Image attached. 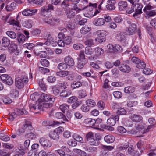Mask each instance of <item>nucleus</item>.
<instances>
[{
	"instance_id": "48",
	"label": "nucleus",
	"mask_w": 156,
	"mask_h": 156,
	"mask_svg": "<svg viewBox=\"0 0 156 156\" xmlns=\"http://www.w3.org/2000/svg\"><path fill=\"white\" fill-rule=\"evenodd\" d=\"M52 89L53 94L56 96L58 95L60 91L59 87L56 85L52 86Z\"/></svg>"
},
{
	"instance_id": "23",
	"label": "nucleus",
	"mask_w": 156,
	"mask_h": 156,
	"mask_svg": "<svg viewBox=\"0 0 156 156\" xmlns=\"http://www.w3.org/2000/svg\"><path fill=\"white\" fill-rule=\"evenodd\" d=\"M10 41L9 38L6 37H3L2 41V45L5 48L8 47L10 44Z\"/></svg>"
},
{
	"instance_id": "39",
	"label": "nucleus",
	"mask_w": 156,
	"mask_h": 156,
	"mask_svg": "<svg viewBox=\"0 0 156 156\" xmlns=\"http://www.w3.org/2000/svg\"><path fill=\"white\" fill-rule=\"evenodd\" d=\"M78 67L80 69H82L84 66L86 62L84 60L85 59H78Z\"/></svg>"
},
{
	"instance_id": "29",
	"label": "nucleus",
	"mask_w": 156,
	"mask_h": 156,
	"mask_svg": "<svg viewBox=\"0 0 156 156\" xmlns=\"http://www.w3.org/2000/svg\"><path fill=\"white\" fill-rule=\"evenodd\" d=\"M95 55L97 56L102 55L104 52V50L101 48L96 47L95 48Z\"/></svg>"
},
{
	"instance_id": "55",
	"label": "nucleus",
	"mask_w": 156,
	"mask_h": 156,
	"mask_svg": "<svg viewBox=\"0 0 156 156\" xmlns=\"http://www.w3.org/2000/svg\"><path fill=\"white\" fill-rule=\"evenodd\" d=\"M58 68L60 70H65L67 69L66 64V63H60L58 64Z\"/></svg>"
},
{
	"instance_id": "63",
	"label": "nucleus",
	"mask_w": 156,
	"mask_h": 156,
	"mask_svg": "<svg viewBox=\"0 0 156 156\" xmlns=\"http://www.w3.org/2000/svg\"><path fill=\"white\" fill-rule=\"evenodd\" d=\"M113 94L115 98L118 99L120 98L122 95L121 92L119 91L114 92Z\"/></svg>"
},
{
	"instance_id": "5",
	"label": "nucleus",
	"mask_w": 156,
	"mask_h": 156,
	"mask_svg": "<svg viewBox=\"0 0 156 156\" xmlns=\"http://www.w3.org/2000/svg\"><path fill=\"white\" fill-rule=\"evenodd\" d=\"M33 129L34 128L32 126L31 123L30 121H26L25 124L18 129L19 134L22 135L25 132V131H32Z\"/></svg>"
},
{
	"instance_id": "15",
	"label": "nucleus",
	"mask_w": 156,
	"mask_h": 156,
	"mask_svg": "<svg viewBox=\"0 0 156 156\" xmlns=\"http://www.w3.org/2000/svg\"><path fill=\"white\" fill-rule=\"evenodd\" d=\"M118 8L120 11H123L126 10L128 7L127 2L125 1H121L118 3Z\"/></svg>"
},
{
	"instance_id": "46",
	"label": "nucleus",
	"mask_w": 156,
	"mask_h": 156,
	"mask_svg": "<svg viewBox=\"0 0 156 156\" xmlns=\"http://www.w3.org/2000/svg\"><path fill=\"white\" fill-rule=\"evenodd\" d=\"M26 38L25 36L22 34H19L17 36V40L20 43H23L25 40Z\"/></svg>"
},
{
	"instance_id": "42",
	"label": "nucleus",
	"mask_w": 156,
	"mask_h": 156,
	"mask_svg": "<svg viewBox=\"0 0 156 156\" xmlns=\"http://www.w3.org/2000/svg\"><path fill=\"white\" fill-rule=\"evenodd\" d=\"M73 137L76 141H78L82 143L83 142L82 137L80 135L76 133H75L73 134Z\"/></svg>"
},
{
	"instance_id": "52",
	"label": "nucleus",
	"mask_w": 156,
	"mask_h": 156,
	"mask_svg": "<svg viewBox=\"0 0 156 156\" xmlns=\"http://www.w3.org/2000/svg\"><path fill=\"white\" fill-rule=\"evenodd\" d=\"M85 44L88 47H90L94 44V40L92 39H90L87 40L84 42Z\"/></svg>"
},
{
	"instance_id": "37",
	"label": "nucleus",
	"mask_w": 156,
	"mask_h": 156,
	"mask_svg": "<svg viewBox=\"0 0 156 156\" xmlns=\"http://www.w3.org/2000/svg\"><path fill=\"white\" fill-rule=\"evenodd\" d=\"M90 28L87 26H85L81 28L80 30V33L83 34H85L90 30Z\"/></svg>"
},
{
	"instance_id": "14",
	"label": "nucleus",
	"mask_w": 156,
	"mask_h": 156,
	"mask_svg": "<svg viewBox=\"0 0 156 156\" xmlns=\"http://www.w3.org/2000/svg\"><path fill=\"white\" fill-rule=\"evenodd\" d=\"M134 6H132L131 8H129L126 11V12L127 13L130 14L132 13L135 10V13L133 14V17H134L135 19H137L139 18V15L140 14L142 13V11H141V13H137L136 11H138V9L137 8H135Z\"/></svg>"
},
{
	"instance_id": "9",
	"label": "nucleus",
	"mask_w": 156,
	"mask_h": 156,
	"mask_svg": "<svg viewBox=\"0 0 156 156\" xmlns=\"http://www.w3.org/2000/svg\"><path fill=\"white\" fill-rule=\"evenodd\" d=\"M39 99L41 100V101H48L53 102L55 101V99L54 98H52L50 95L45 93H43L41 94L40 98Z\"/></svg>"
},
{
	"instance_id": "58",
	"label": "nucleus",
	"mask_w": 156,
	"mask_h": 156,
	"mask_svg": "<svg viewBox=\"0 0 156 156\" xmlns=\"http://www.w3.org/2000/svg\"><path fill=\"white\" fill-rule=\"evenodd\" d=\"M107 123L109 126H112L115 124L116 122L113 118L111 117L108 119Z\"/></svg>"
},
{
	"instance_id": "53",
	"label": "nucleus",
	"mask_w": 156,
	"mask_h": 156,
	"mask_svg": "<svg viewBox=\"0 0 156 156\" xmlns=\"http://www.w3.org/2000/svg\"><path fill=\"white\" fill-rule=\"evenodd\" d=\"M64 60L66 65L72 66L74 65L75 62L73 59H64Z\"/></svg>"
},
{
	"instance_id": "35",
	"label": "nucleus",
	"mask_w": 156,
	"mask_h": 156,
	"mask_svg": "<svg viewBox=\"0 0 156 156\" xmlns=\"http://www.w3.org/2000/svg\"><path fill=\"white\" fill-rule=\"evenodd\" d=\"M55 117L58 119H63L64 121H68L65 115L61 112H57L55 114Z\"/></svg>"
},
{
	"instance_id": "8",
	"label": "nucleus",
	"mask_w": 156,
	"mask_h": 156,
	"mask_svg": "<svg viewBox=\"0 0 156 156\" xmlns=\"http://www.w3.org/2000/svg\"><path fill=\"white\" fill-rule=\"evenodd\" d=\"M137 25L134 23L131 24L126 28V31L129 35H133L136 31Z\"/></svg>"
},
{
	"instance_id": "45",
	"label": "nucleus",
	"mask_w": 156,
	"mask_h": 156,
	"mask_svg": "<svg viewBox=\"0 0 156 156\" xmlns=\"http://www.w3.org/2000/svg\"><path fill=\"white\" fill-rule=\"evenodd\" d=\"M72 38L70 36H66L63 38L64 43L67 45H69L72 42Z\"/></svg>"
},
{
	"instance_id": "21",
	"label": "nucleus",
	"mask_w": 156,
	"mask_h": 156,
	"mask_svg": "<svg viewBox=\"0 0 156 156\" xmlns=\"http://www.w3.org/2000/svg\"><path fill=\"white\" fill-rule=\"evenodd\" d=\"M130 118L133 122H139L143 119V118L141 115L134 114L132 115Z\"/></svg>"
},
{
	"instance_id": "26",
	"label": "nucleus",
	"mask_w": 156,
	"mask_h": 156,
	"mask_svg": "<svg viewBox=\"0 0 156 156\" xmlns=\"http://www.w3.org/2000/svg\"><path fill=\"white\" fill-rule=\"evenodd\" d=\"M8 23H9L10 25H12L13 26L17 27H18V28H16V30H20V24L18 21H16L14 20H9Z\"/></svg>"
},
{
	"instance_id": "13",
	"label": "nucleus",
	"mask_w": 156,
	"mask_h": 156,
	"mask_svg": "<svg viewBox=\"0 0 156 156\" xmlns=\"http://www.w3.org/2000/svg\"><path fill=\"white\" fill-rule=\"evenodd\" d=\"M115 0H108L107 2V5H105L107 10L109 11L115 10Z\"/></svg>"
},
{
	"instance_id": "20",
	"label": "nucleus",
	"mask_w": 156,
	"mask_h": 156,
	"mask_svg": "<svg viewBox=\"0 0 156 156\" xmlns=\"http://www.w3.org/2000/svg\"><path fill=\"white\" fill-rule=\"evenodd\" d=\"M119 69L121 71L126 73H129L131 70L130 67L126 64L121 65L119 67Z\"/></svg>"
},
{
	"instance_id": "54",
	"label": "nucleus",
	"mask_w": 156,
	"mask_h": 156,
	"mask_svg": "<svg viewBox=\"0 0 156 156\" xmlns=\"http://www.w3.org/2000/svg\"><path fill=\"white\" fill-rule=\"evenodd\" d=\"M30 99L33 101H36L37 100H38L39 94L37 92H35L31 94L30 96ZM38 101L37 100V101Z\"/></svg>"
},
{
	"instance_id": "16",
	"label": "nucleus",
	"mask_w": 156,
	"mask_h": 156,
	"mask_svg": "<svg viewBox=\"0 0 156 156\" xmlns=\"http://www.w3.org/2000/svg\"><path fill=\"white\" fill-rule=\"evenodd\" d=\"M36 12V9H30L27 8L23 11L22 14L25 16H30L34 15Z\"/></svg>"
},
{
	"instance_id": "32",
	"label": "nucleus",
	"mask_w": 156,
	"mask_h": 156,
	"mask_svg": "<svg viewBox=\"0 0 156 156\" xmlns=\"http://www.w3.org/2000/svg\"><path fill=\"white\" fill-rule=\"evenodd\" d=\"M78 94L80 98H84L87 95L86 91L83 89L79 90L78 92Z\"/></svg>"
},
{
	"instance_id": "4",
	"label": "nucleus",
	"mask_w": 156,
	"mask_h": 156,
	"mask_svg": "<svg viewBox=\"0 0 156 156\" xmlns=\"http://www.w3.org/2000/svg\"><path fill=\"white\" fill-rule=\"evenodd\" d=\"M64 131V129L61 127L56 128L54 131L50 132L49 137L54 140H57L59 138V134Z\"/></svg>"
},
{
	"instance_id": "50",
	"label": "nucleus",
	"mask_w": 156,
	"mask_h": 156,
	"mask_svg": "<svg viewBox=\"0 0 156 156\" xmlns=\"http://www.w3.org/2000/svg\"><path fill=\"white\" fill-rule=\"evenodd\" d=\"M79 1L80 0H65L63 2L62 5L67 7L69 5V4L68 3V2H70L73 3L74 2L78 3Z\"/></svg>"
},
{
	"instance_id": "24",
	"label": "nucleus",
	"mask_w": 156,
	"mask_h": 156,
	"mask_svg": "<svg viewBox=\"0 0 156 156\" xmlns=\"http://www.w3.org/2000/svg\"><path fill=\"white\" fill-rule=\"evenodd\" d=\"M82 83L80 81H74L71 83V87L72 89L79 88L82 86Z\"/></svg>"
},
{
	"instance_id": "62",
	"label": "nucleus",
	"mask_w": 156,
	"mask_h": 156,
	"mask_svg": "<svg viewBox=\"0 0 156 156\" xmlns=\"http://www.w3.org/2000/svg\"><path fill=\"white\" fill-rule=\"evenodd\" d=\"M129 147V144L128 143L122 144L118 147L119 150L122 151L126 150Z\"/></svg>"
},
{
	"instance_id": "33",
	"label": "nucleus",
	"mask_w": 156,
	"mask_h": 156,
	"mask_svg": "<svg viewBox=\"0 0 156 156\" xmlns=\"http://www.w3.org/2000/svg\"><path fill=\"white\" fill-rule=\"evenodd\" d=\"M70 90H63L60 93V96L62 97H66L71 94Z\"/></svg>"
},
{
	"instance_id": "49",
	"label": "nucleus",
	"mask_w": 156,
	"mask_h": 156,
	"mask_svg": "<svg viewBox=\"0 0 156 156\" xmlns=\"http://www.w3.org/2000/svg\"><path fill=\"white\" fill-rule=\"evenodd\" d=\"M0 139L3 141L6 142L10 140V138L8 135L1 133L0 134Z\"/></svg>"
},
{
	"instance_id": "40",
	"label": "nucleus",
	"mask_w": 156,
	"mask_h": 156,
	"mask_svg": "<svg viewBox=\"0 0 156 156\" xmlns=\"http://www.w3.org/2000/svg\"><path fill=\"white\" fill-rule=\"evenodd\" d=\"M148 122L151 125H148L147 129V130H149L151 128L153 127L155 124V119L153 118H150L148 119Z\"/></svg>"
},
{
	"instance_id": "56",
	"label": "nucleus",
	"mask_w": 156,
	"mask_h": 156,
	"mask_svg": "<svg viewBox=\"0 0 156 156\" xmlns=\"http://www.w3.org/2000/svg\"><path fill=\"white\" fill-rule=\"evenodd\" d=\"M126 110L123 108H118L116 113L118 115H125L126 114Z\"/></svg>"
},
{
	"instance_id": "30",
	"label": "nucleus",
	"mask_w": 156,
	"mask_h": 156,
	"mask_svg": "<svg viewBox=\"0 0 156 156\" xmlns=\"http://www.w3.org/2000/svg\"><path fill=\"white\" fill-rule=\"evenodd\" d=\"M84 122L89 126H93L96 123L95 120L93 119H87L84 120Z\"/></svg>"
},
{
	"instance_id": "27",
	"label": "nucleus",
	"mask_w": 156,
	"mask_h": 156,
	"mask_svg": "<svg viewBox=\"0 0 156 156\" xmlns=\"http://www.w3.org/2000/svg\"><path fill=\"white\" fill-rule=\"evenodd\" d=\"M59 20H57L55 19H50L48 18L44 19V21L46 23L51 25H54L55 24L54 22H58Z\"/></svg>"
},
{
	"instance_id": "22",
	"label": "nucleus",
	"mask_w": 156,
	"mask_h": 156,
	"mask_svg": "<svg viewBox=\"0 0 156 156\" xmlns=\"http://www.w3.org/2000/svg\"><path fill=\"white\" fill-rule=\"evenodd\" d=\"M16 7V3L15 2H12L10 4L7 5L5 8L7 11L11 12L15 9Z\"/></svg>"
},
{
	"instance_id": "10",
	"label": "nucleus",
	"mask_w": 156,
	"mask_h": 156,
	"mask_svg": "<svg viewBox=\"0 0 156 156\" xmlns=\"http://www.w3.org/2000/svg\"><path fill=\"white\" fill-rule=\"evenodd\" d=\"M132 62L136 64L137 68L143 69L146 66L145 62L140 59H131Z\"/></svg>"
},
{
	"instance_id": "19",
	"label": "nucleus",
	"mask_w": 156,
	"mask_h": 156,
	"mask_svg": "<svg viewBox=\"0 0 156 156\" xmlns=\"http://www.w3.org/2000/svg\"><path fill=\"white\" fill-rule=\"evenodd\" d=\"M104 18H98L97 19L94 20L93 22V24L97 26H101L104 25L105 23L104 22Z\"/></svg>"
},
{
	"instance_id": "64",
	"label": "nucleus",
	"mask_w": 156,
	"mask_h": 156,
	"mask_svg": "<svg viewBox=\"0 0 156 156\" xmlns=\"http://www.w3.org/2000/svg\"><path fill=\"white\" fill-rule=\"evenodd\" d=\"M10 153L6 150H0V156H9Z\"/></svg>"
},
{
	"instance_id": "34",
	"label": "nucleus",
	"mask_w": 156,
	"mask_h": 156,
	"mask_svg": "<svg viewBox=\"0 0 156 156\" xmlns=\"http://www.w3.org/2000/svg\"><path fill=\"white\" fill-rule=\"evenodd\" d=\"M69 74L68 71H60L56 73L57 76L61 77H64L67 76Z\"/></svg>"
},
{
	"instance_id": "57",
	"label": "nucleus",
	"mask_w": 156,
	"mask_h": 156,
	"mask_svg": "<svg viewBox=\"0 0 156 156\" xmlns=\"http://www.w3.org/2000/svg\"><path fill=\"white\" fill-rule=\"evenodd\" d=\"M38 69L39 71L41 72L42 74H44L48 73L50 72L49 69L42 67H39Z\"/></svg>"
},
{
	"instance_id": "44",
	"label": "nucleus",
	"mask_w": 156,
	"mask_h": 156,
	"mask_svg": "<svg viewBox=\"0 0 156 156\" xmlns=\"http://www.w3.org/2000/svg\"><path fill=\"white\" fill-rule=\"evenodd\" d=\"M86 105L89 107H94L96 105V103L94 100L91 99L87 100L86 102Z\"/></svg>"
},
{
	"instance_id": "36",
	"label": "nucleus",
	"mask_w": 156,
	"mask_h": 156,
	"mask_svg": "<svg viewBox=\"0 0 156 156\" xmlns=\"http://www.w3.org/2000/svg\"><path fill=\"white\" fill-rule=\"evenodd\" d=\"M34 53L36 56H38L41 58H45L47 55L46 52L44 51H41L37 53L34 51Z\"/></svg>"
},
{
	"instance_id": "31",
	"label": "nucleus",
	"mask_w": 156,
	"mask_h": 156,
	"mask_svg": "<svg viewBox=\"0 0 156 156\" xmlns=\"http://www.w3.org/2000/svg\"><path fill=\"white\" fill-rule=\"evenodd\" d=\"M144 144V142L141 140H140L137 144V146L138 148L140 149L139 151H138V153L137 154L136 156H140L142 154V152H143L142 150H140Z\"/></svg>"
},
{
	"instance_id": "6",
	"label": "nucleus",
	"mask_w": 156,
	"mask_h": 156,
	"mask_svg": "<svg viewBox=\"0 0 156 156\" xmlns=\"http://www.w3.org/2000/svg\"><path fill=\"white\" fill-rule=\"evenodd\" d=\"M0 78L4 83L8 85H11L13 83L12 78L7 74H4L1 75Z\"/></svg>"
},
{
	"instance_id": "41",
	"label": "nucleus",
	"mask_w": 156,
	"mask_h": 156,
	"mask_svg": "<svg viewBox=\"0 0 156 156\" xmlns=\"http://www.w3.org/2000/svg\"><path fill=\"white\" fill-rule=\"evenodd\" d=\"M135 91L134 88L132 86L126 87L124 90V92L127 94L133 93Z\"/></svg>"
},
{
	"instance_id": "47",
	"label": "nucleus",
	"mask_w": 156,
	"mask_h": 156,
	"mask_svg": "<svg viewBox=\"0 0 156 156\" xmlns=\"http://www.w3.org/2000/svg\"><path fill=\"white\" fill-rule=\"evenodd\" d=\"M122 50V47L118 44L114 45L113 53H119L121 52Z\"/></svg>"
},
{
	"instance_id": "51",
	"label": "nucleus",
	"mask_w": 156,
	"mask_h": 156,
	"mask_svg": "<svg viewBox=\"0 0 156 156\" xmlns=\"http://www.w3.org/2000/svg\"><path fill=\"white\" fill-rule=\"evenodd\" d=\"M6 33L7 35L11 38L15 39L16 37V33L13 31H7L6 32Z\"/></svg>"
},
{
	"instance_id": "3",
	"label": "nucleus",
	"mask_w": 156,
	"mask_h": 156,
	"mask_svg": "<svg viewBox=\"0 0 156 156\" xmlns=\"http://www.w3.org/2000/svg\"><path fill=\"white\" fill-rule=\"evenodd\" d=\"M98 37L95 39V41L98 44L101 43L106 40V36L107 35L108 32L104 30H101L97 32Z\"/></svg>"
},
{
	"instance_id": "17",
	"label": "nucleus",
	"mask_w": 156,
	"mask_h": 156,
	"mask_svg": "<svg viewBox=\"0 0 156 156\" xmlns=\"http://www.w3.org/2000/svg\"><path fill=\"white\" fill-rule=\"evenodd\" d=\"M65 11L67 19H72L75 15V11L73 9H66L65 10Z\"/></svg>"
},
{
	"instance_id": "1",
	"label": "nucleus",
	"mask_w": 156,
	"mask_h": 156,
	"mask_svg": "<svg viewBox=\"0 0 156 156\" xmlns=\"http://www.w3.org/2000/svg\"><path fill=\"white\" fill-rule=\"evenodd\" d=\"M52 106V104L41 101V99H38L36 104H30L29 105V107L30 109H33L34 110H38L40 111L44 110V108H51Z\"/></svg>"
},
{
	"instance_id": "18",
	"label": "nucleus",
	"mask_w": 156,
	"mask_h": 156,
	"mask_svg": "<svg viewBox=\"0 0 156 156\" xmlns=\"http://www.w3.org/2000/svg\"><path fill=\"white\" fill-rule=\"evenodd\" d=\"M105 0H101V1L100 2V4L99 5L98 8L99 9V10H98V9H96L94 11V14L92 16H94L96 15H97L98 14L100 13V10L102 9L103 7H104L105 5H103L102 6V5L104 3V2L105 1ZM85 16L87 17H91V16H88L87 15V14L85 13Z\"/></svg>"
},
{
	"instance_id": "2",
	"label": "nucleus",
	"mask_w": 156,
	"mask_h": 156,
	"mask_svg": "<svg viewBox=\"0 0 156 156\" xmlns=\"http://www.w3.org/2000/svg\"><path fill=\"white\" fill-rule=\"evenodd\" d=\"M28 81V78L24 74L20 77H17L16 78L15 81V86L18 89H21Z\"/></svg>"
},
{
	"instance_id": "61",
	"label": "nucleus",
	"mask_w": 156,
	"mask_h": 156,
	"mask_svg": "<svg viewBox=\"0 0 156 156\" xmlns=\"http://www.w3.org/2000/svg\"><path fill=\"white\" fill-rule=\"evenodd\" d=\"M78 98L76 97L73 96L69 98L68 100V102L69 103H75L77 101Z\"/></svg>"
},
{
	"instance_id": "59",
	"label": "nucleus",
	"mask_w": 156,
	"mask_h": 156,
	"mask_svg": "<svg viewBox=\"0 0 156 156\" xmlns=\"http://www.w3.org/2000/svg\"><path fill=\"white\" fill-rule=\"evenodd\" d=\"M114 45L112 44H108L107 45V50L109 53H113Z\"/></svg>"
},
{
	"instance_id": "7",
	"label": "nucleus",
	"mask_w": 156,
	"mask_h": 156,
	"mask_svg": "<svg viewBox=\"0 0 156 156\" xmlns=\"http://www.w3.org/2000/svg\"><path fill=\"white\" fill-rule=\"evenodd\" d=\"M116 39L120 41L122 44L125 45L126 42V35L124 32H121L117 34L116 37Z\"/></svg>"
},
{
	"instance_id": "25",
	"label": "nucleus",
	"mask_w": 156,
	"mask_h": 156,
	"mask_svg": "<svg viewBox=\"0 0 156 156\" xmlns=\"http://www.w3.org/2000/svg\"><path fill=\"white\" fill-rule=\"evenodd\" d=\"M105 142L108 143H113L115 140V138L113 136L109 135L106 136L104 138Z\"/></svg>"
},
{
	"instance_id": "38",
	"label": "nucleus",
	"mask_w": 156,
	"mask_h": 156,
	"mask_svg": "<svg viewBox=\"0 0 156 156\" xmlns=\"http://www.w3.org/2000/svg\"><path fill=\"white\" fill-rule=\"evenodd\" d=\"M59 108L63 112H65L68 111L69 107L68 105L63 104L60 105Z\"/></svg>"
},
{
	"instance_id": "11",
	"label": "nucleus",
	"mask_w": 156,
	"mask_h": 156,
	"mask_svg": "<svg viewBox=\"0 0 156 156\" xmlns=\"http://www.w3.org/2000/svg\"><path fill=\"white\" fill-rule=\"evenodd\" d=\"M132 5V6H134L135 8H137L138 9V11L136 12L137 13H140L141 12V9L143 7V5L142 4H140L138 3L139 0H128Z\"/></svg>"
},
{
	"instance_id": "28",
	"label": "nucleus",
	"mask_w": 156,
	"mask_h": 156,
	"mask_svg": "<svg viewBox=\"0 0 156 156\" xmlns=\"http://www.w3.org/2000/svg\"><path fill=\"white\" fill-rule=\"evenodd\" d=\"M47 40L45 42L46 46H49L51 44H53V39L51 36V35L48 34L46 36Z\"/></svg>"
},
{
	"instance_id": "43",
	"label": "nucleus",
	"mask_w": 156,
	"mask_h": 156,
	"mask_svg": "<svg viewBox=\"0 0 156 156\" xmlns=\"http://www.w3.org/2000/svg\"><path fill=\"white\" fill-rule=\"evenodd\" d=\"M145 13L147 17L148 18L153 17L156 15V10H150L149 11H147V12Z\"/></svg>"
},
{
	"instance_id": "60",
	"label": "nucleus",
	"mask_w": 156,
	"mask_h": 156,
	"mask_svg": "<svg viewBox=\"0 0 156 156\" xmlns=\"http://www.w3.org/2000/svg\"><path fill=\"white\" fill-rule=\"evenodd\" d=\"M41 63L44 66L48 67L49 65V62L47 59H41Z\"/></svg>"
},
{
	"instance_id": "12",
	"label": "nucleus",
	"mask_w": 156,
	"mask_h": 156,
	"mask_svg": "<svg viewBox=\"0 0 156 156\" xmlns=\"http://www.w3.org/2000/svg\"><path fill=\"white\" fill-rule=\"evenodd\" d=\"M39 142L41 145L44 148L51 147L52 144L48 140L44 138H41L39 140Z\"/></svg>"
}]
</instances>
